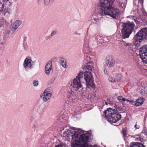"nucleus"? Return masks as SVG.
<instances>
[{
    "instance_id": "obj_1",
    "label": "nucleus",
    "mask_w": 147,
    "mask_h": 147,
    "mask_svg": "<svg viewBox=\"0 0 147 147\" xmlns=\"http://www.w3.org/2000/svg\"><path fill=\"white\" fill-rule=\"evenodd\" d=\"M115 0H103L95 5L91 19L96 23L99 22L102 16H107L114 19H117L120 14L119 9L112 7Z\"/></svg>"
},
{
    "instance_id": "obj_2",
    "label": "nucleus",
    "mask_w": 147,
    "mask_h": 147,
    "mask_svg": "<svg viewBox=\"0 0 147 147\" xmlns=\"http://www.w3.org/2000/svg\"><path fill=\"white\" fill-rule=\"evenodd\" d=\"M84 76V78L86 84L91 86L93 82V77L90 72L86 71L83 72L80 71L76 78L71 80L69 83L70 88L77 93H81L83 89V86L80 80Z\"/></svg>"
},
{
    "instance_id": "obj_3",
    "label": "nucleus",
    "mask_w": 147,
    "mask_h": 147,
    "mask_svg": "<svg viewBox=\"0 0 147 147\" xmlns=\"http://www.w3.org/2000/svg\"><path fill=\"white\" fill-rule=\"evenodd\" d=\"M71 129L75 130L74 133L72 135L71 141L72 147H98L96 146H91L89 145L88 143L89 138L88 134H82L79 137V134L82 132V130L74 127H72Z\"/></svg>"
},
{
    "instance_id": "obj_4",
    "label": "nucleus",
    "mask_w": 147,
    "mask_h": 147,
    "mask_svg": "<svg viewBox=\"0 0 147 147\" xmlns=\"http://www.w3.org/2000/svg\"><path fill=\"white\" fill-rule=\"evenodd\" d=\"M105 117L111 123H116L121 118V115L115 109L109 108L104 112Z\"/></svg>"
},
{
    "instance_id": "obj_5",
    "label": "nucleus",
    "mask_w": 147,
    "mask_h": 147,
    "mask_svg": "<svg viewBox=\"0 0 147 147\" xmlns=\"http://www.w3.org/2000/svg\"><path fill=\"white\" fill-rule=\"evenodd\" d=\"M134 23L130 22L123 23L122 26L121 32L120 33L121 38H128L134 30Z\"/></svg>"
},
{
    "instance_id": "obj_6",
    "label": "nucleus",
    "mask_w": 147,
    "mask_h": 147,
    "mask_svg": "<svg viewBox=\"0 0 147 147\" xmlns=\"http://www.w3.org/2000/svg\"><path fill=\"white\" fill-rule=\"evenodd\" d=\"M78 99L76 94L74 91L69 92L67 97L65 101V105L67 107L71 108L74 106Z\"/></svg>"
},
{
    "instance_id": "obj_7",
    "label": "nucleus",
    "mask_w": 147,
    "mask_h": 147,
    "mask_svg": "<svg viewBox=\"0 0 147 147\" xmlns=\"http://www.w3.org/2000/svg\"><path fill=\"white\" fill-rule=\"evenodd\" d=\"M13 0H3V3L0 1V11L3 13H9L11 9V6Z\"/></svg>"
},
{
    "instance_id": "obj_8",
    "label": "nucleus",
    "mask_w": 147,
    "mask_h": 147,
    "mask_svg": "<svg viewBox=\"0 0 147 147\" xmlns=\"http://www.w3.org/2000/svg\"><path fill=\"white\" fill-rule=\"evenodd\" d=\"M144 38L147 39V28H142L135 35L134 40L136 42H142Z\"/></svg>"
},
{
    "instance_id": "obj_9",
    "label": "nucleus",
    "mask_w": 147,
    "mask_h": 147,
    "mask_svg": "<svg viewBox=\"0 0 147 147\" xmlns=\"http://www.w3.org/2000/svg\"><path fill=\"white\" fill-rule=\"evenodd\" d=\"M52 91L51 88H47L43 93L41 94L40 97L44 101L46 102L50 99L52 95Z\"/></svg>"
},
{
    "instance_id": "obj_10",
    "label": "nucleus",
    "mask_w": 147,
    "mask_h": 147,
    "mask_svg": "<svg viewBox=\"0 0 147 147\" xmlns=\"http://www.w3.org/2000/svg\"><path fill=\"white\" fill-rule=\"evenodd\" d=\"M35 65V62L31 59L26 58L25 59L23 66L26 70H28L33 68Z\"/></svg>"
},
{
    "instance_id": "obj_11",
    "label": "nucleus",
    "mask_w": 147,
    "mask_h": 147,
    "mask_svg": "<svg viewBox=\"0 0 147 147\" xmlns=\"http://www.w3.org/2000/svg\"><path fill=\"white\" fill-rule=\"evenodd\" d=\"M52 72V61L50 60L46 64L45 67V72L46 75H49Z\"/></svg>"
},
{
    "instance_id": "obj_12",
    "label": "nucleus",
    "mask_w": 147,
    "mask_h": 147,
    "mask_svg": "<svg viewBox=\"0 0 147 147\" xmlns=\"http://www.w3.org/2000/svg\"><path fill=\"white\" fill-rule=\"evenodd\" d=\"M139 55L143 62L147 63V51L140 48L139 51Z\"/></svg>"
},
{
    "instance_id": "obj_13",
    "label": "nucleus",
    "mask_w": 147,
    "mask_h": 147,
    "mask_svg": "<svg viewBox=\"0 0 147 147\" xmlns=\"http://www.w3.org/2000/svg\"><path fill=\"white\" fill-rule=\"evenodd\" d=\"M22 24V21L20 20H16L11 24L10 29L13 31H15Z\"/></svg>"
},
{
    "instance_id": "obj_14",
    "label": "nucleus",
    "mask_w": 147,
    "mask_h": 147,
    "mask_svg": "<svg viewBox=\"0 0 147 147\" xmlns=\"http://www.w3.org/2000/svg\"><path fill=\"white\" fill-rule=\"evenodd\" d=\"M105 63L108 67H112L115 64V61L111 57L108 56L106 58Z\"/></svg>"
},
{
    "instance_id": "obj_15",
    "label": "nucleus",
    "mask_w": 147,
    "mask_h": 147,
    "mask_svg": "<svg viewBox=\"0 0 147 147\" xmlns=\"http://www.w3.org/2000/svg\"><path fill=\"white\" fill-rule=\"evenodd\" d=\"M117 1L119 7L121 9H124L126 7L127 0H118Z\"/></svg>"
},
{
    "instance_id": "obj_16",
    "label": "nucleus",
    "mask_w": 147,
    "mask_h": 147,
    "mask_svg": "<svg viewBox=\"0 0 147 147\" xmlns=\"http://www.w3.org/2000/svg\"><path fill=\"white\" fill-rule=\"evenodd\" d=\"M85 59L87 61V63H92L94 61L93 57L92 56L87 55H85Z\"/></svg>"
},
{
    "instance_id": "obj_17",
    "label": "nucleus",
    "mask_w": 147,
    "mask_h": 147,
    "mask_svg": "<svg viewBox=\"0 0 147 147\" xmlns=\"http://www.w3.org/2000/svg\"><path fill=\"white\" fill-rule=\"evenodd\" d=\"M144 100V98H139L136 100V102L134 104V105L138 107L142 104Z\"/></svg>"
},
{
    "instance_id": "obj_18",
    "label": "nucleus",
    "mask_w": 147,
    "mask_h": 147,
    "mask_svg": "<svg viewBox=\"0 0 147 147\" xmlns=\"http://www.w3.org/2000/svg\"><path fill=\"white\" fill-rule=\"evenodd\" d=\"M96 40L100 43L103 42L102 37L99 35H97L95 36Z\"/></svg>"
},
{
    "instance_id": "obj_19",
    "label": "nucleus",
    "mask_w": 147,
    "mask_h": 147,
    "mask_svg": "<svg viewBox=\"0 0 147 147\" xmlns=\"http://www.w3.org/2000/svg\"><path fill=\"white\" fill-rule=\"evenodd\" d=\"M86 68L91 73L94 70V67L92 64L91 65H86Z\"/></svg>"
},
{
    "instance_id": "obj_20",
    "label": "nucleus",
    "mask_w": 147,
    "mask_h": 147,
    "mask_svg": "<svg viewBox=\"0 0 147 147\" xmlns=\"http://www.w3.org/2000/svg\"><path fill=\"white\" fill-rule=\"evenodd\" d=\"M138 143L136 142H132L130 144V147H145V146L142 144H140L139 146L136 145V144Z\"/></svg>"
},
{
    "instance_id": "obj_21",
    "label": "nucleus",
    "mask_w": 147,
    "mask_h": 147,
    "mask_svg": "<svg viewBox=\"0 0 147 147\" xmlns=\"http://www.w3.org/2000/svg\"><path fill=\"white\" fill-rule=\"evenodd\" d=\"M140 93L142 95L147 97V89H142L140 90Z\"/></svg>"
},
{
    "instance_id": "obj_22",
    "label": "nucleus",
    "mask_w": 147,
    "mask_h": 147,
    "mask_svg": "<svg viewBox=\"0 0 147 147\" xmlns=\"http://www.w3.org/2000/svg\"><path fill=\"white\" fill-rule=\"evenodd\" d=\"M122 76L121 75L119 74H117L116 76V78L117 81L118 82L120 81L121 79Z\"/></svg>"
},
{
    "instance_id": "obj_23",
    "label": "nucleus",
    "mask_w": 147,
    "mask_h": 147,
    "mask_svg": "<svg viewBox=\"0 0 147 147\" xmlns=\"http://www.w3.org/2000/svg\"><path fill=\"white\" fill-rule=\"evenodd\" d=\"M118 99L120 102H122L126 101V100L125 98L121 96H118Z\"/></svg>"
},
{
    "instance_id": "obj_24",
    "label": "nucleus",
    "mask_w": 147,
    "mask_h": 147,
    "mask_svg": "<svg viewBox=\"0 0 147 147\" xmlns=\"http://www.w3.org/2000/svg\"><path fill=\"white\" fill-rule=\"evenodd\" d=\"M109 80L110 82H114L115 81V78L112 76H109Z\"/></svg>"
},
{
    "instance_id": "obj_25",
    "label": "nucleus",
    "mask_w": 147,
    "mask_h": 147,
    "mask_svg": "<svg viewBox=\"0 0 147 147\" xmlns=\"http://www.w3.org/2000/svg\"><path fill=\"white\" fill-rule=\"evenodd\" d=\"M141 86L143 88L147 87V83L145 81H143L141 83Z\"/></svg>"
},
{
    "instance_id": "obj_26",
    "label": "nucleus",
    "mask_w": 147,
    "mask_h": 147,
    "mask_svg": "<svg viewBox=\"0 0 147 147\" xmlns=\"http://www.w3.org/2000/svg\"><path fill=\"white\" fill-rule=\"evenodd\" d=\"M127 131L125 129H123L122 130V132L123 137H125L127 135Z\"/></svg>"
},
{
    "instance_id": "obj_27",
    "label": "nucleus",
    "mask_w": 147,
    "mask_h": 147,
    "mask_svg": "<svg viewBox=\"0 0 147 147\" xmlns=\"http://www.w3.org/2000/svg\"><path fill=\"white\" fill-rule=\"evenodd\" d=\"M61 65L63 67L66 68L67 67L66 61L63 60V61L61 62Z\"/></svg>"
},
{
    "instance_id": "obj_28",
    "label": "nucleus",
    "mask_w": 147,
    "mask_h": 147,
    "mask_svg": "<svg viewBox=\"0 0 147 147\" xmlns=\"http://www.w3.org/2000/svg\"><path fill=\"white\" fill-rule=\"evenodd\" d=\"M33 84L34 86H37L38 85V81L37 80H34L33 82Z\"/></svg>"
},
{
    "instance_id": "obj_29",
    "label": "nucleus",
    "mask_w": 147,
    "mask_h": 147,
    "mask_svg": "<svg viewBox=\"0 0 147 147\" xmlns=\"http://www.w3.org/2000/svg\"><path fill=\"white\" fill-rule=\"evenodd\" d=\"M50 0H44V3L46 5H48L49 3Z\"/></svg>"
},
{
    "instance_id": "obj_30",
    "label": "nucleus",
    "mask_w": 147,
    "mask_h": 147,
    "mask_svg": "<svg viewBox=\"0 0 147 147\" xmlns=\"http://www.w3.org/2000/svg\"><path fill=\"white\" fill-rule=\"evenodd\" d=\"M140 48L147 51V45L144 46Z\"/></svg>"
},
{
    "instance_id": "obj_31",
    "label": "nucleus",
    "mask_w": 147,
    "mask_h": 147,
    "mask_svg": "<svg viewBox=\"0 0 147 147\" xmlns=\"http://www.w3.org/2000/svg\"><path fill=\"white\" fill-rule=\"evenodd\" d=\"M56 31H53L51 34V37L55 35L56 34Z\"/></svg>"
},
{
    "instance_id": "obj_32",
    "label": "nucleus",
    "mask_w": 147,
    "mask_h": 147,
    "mask_svg": "<svg viewBox=\"0 0 147 147\" xmlns=\"http://www.w3.org/2000/svg\"><path fill=\"white\" fill-rule=\"evenodd\" d=\"M143 0H138L139 3H140L142 6L143 5Z\"/></svg>"
},
{
    "instance_id": "obj_33",
    "label": "nucleus",
    "mask_w": 147,
    "mask_h": 147,
    "mask_svg": "<svg viewBox=\"0 0 147 147\" xmlns=\"http://www.w3.org/2000/svg\"><path fill=\"white\" fill-rule=\"evenodd\" d=\"M126 101L127 102H129L131 103H134V101L132 100H128L126 99Z\"/></svg>"
},
{
    "instance_id": "obj_34",
    "label": "nucleus",
    "mask_w": 147,
    "mask_h": 147,
    "mask_svg": "<svg viewBox=\"0 0 147 147\" xmlns=\"http://www.w3.org/2000/svg\"><path fill=\"white\" fill-rule=\"evenodd\" d=\"M51 36H48L46 37V39L47 40H48L51 38Z\"/></svg>"
},
{
    "instance_id": "obj_35",
    "label": "nucleus",
    "mask_w": 147,
    "mask_h": 147,
    "mask_svg": "<svg viewBox=\"0 0 147 147\" xmlns=\"http://www.w3.org/2000/svg\"><path fill=\"white\" fill-rule=\"evenodd\" d=\"M24 49L25 50L27 51L28 50V46L27 45L24 46Z\"/></svg>"
},
{
    "instance_id": "obj_36",
    "label": "nucleus",
    "mask_w": 147,
    "mask_h": 147,
    "mask_svg": "<svg viewBox=\"0 0 147 147\" xmlns=\"http://www.w3.org/2000/svg\"><path fill=\"white\" fill-rule=\"evenodd\" d=\"M55 147H63V146L61 145H58L55 146Z\"/></svg>"
},
{
    "instance_id": "obj_37",
    "label": "nucleus",
    "mask_w": 147,
    "mask_h": 147,
    "mask_svg": "<svg viewBox=\"0 0 147 147\" xmlns=\"http://www.w3.org/2000/svg\"><path fill=\"white\" fill-rule=\"evenodd\" d=\"M3 27V24L1 23L0 22V28Z\"/></svg>"
},
{
    "instance_id": "obj_38",
    "label": "nucleus",
    "mask_w": 147,
    "mask_h": 147,
    "mask_svg": "<svg viewBox=\"0 0 147 147\" xmlns=\"http://www.w3.org/2000/svg\"><path fill=\"white\" fill-rule=\"evenodd\" d=\"M104 72L105 74H106L107 73V71L106 69H105L104 70Z\"/></svg>"
},
{
    "instance_id": "obj_39",
    "label": "nucleus",
    "mask_w": 147,
    "mask_h": 147,
    "mask_svg": "<svg viewBox=\"0 0 147 147\" xmlns=\"http://www.w3.org/2000/svg\"><path fill=\"white\" fill-rule=\"evenodd\" d=\"M137 125V124H135V126H134V127L136 128V129H139V128H137V127H136Z\"/></svg>"
},
{
    "instance_id": "obj_40",
    "label": "nucleus",
    "mask_w": 147,
    "mask_h": 147,
    "mask_svg": "<svg viewBox=\"0 0 147 147\" xmlns=\"http://www.w3.org/2000/svg\"><path fill=\"white\" fill-rule=\"evenodd\" d=\"M24 40H25L26 38V36H24Z\"/></svg>"
},
{
    "instance_id": "obj_41",
    "label": "nucleus",
    "mask_w": 147,
    "mask_h": 147,
    "mask_svg": "<svg viewBox=\"0 0 147 147\" xmlns=\"http://www.w3.org/2000/svg\"><path fill=\"white\" fill-rule=\"evenodd\" d=\"M145 134L146 135V136H147V131H146L145 133Z\"/></svg>"
},
{
    "instance_id": "obj_42",
    "label": "nucleus",
    "mask_w": 147,
    "mask_h": 147,
    "mask_svg": "<svg viewBox=\"0 0 147 147\" xmlns=\"http://www.w3.org/2000/svg\"><path fill=\"white\" fill-rule=\"evenodd\" d=\"M105 102L106 105H107L108 104V103L107 102H106L105 101Z\"/></svg>"
},
{
    "instance_id": "obj_43",
    "label": "nucleus",
    "mask_w": 147,
    "mask_h": 147,
    "mask_svg": "<svg viewBox=\"0 0 147 147\" xmlns=\"http://www.w3.org/2000/svg\"><path fill=\"white\" fill-rule=\"evenodd\" d=\"M129 43H127V44H126V45H127V46H128V45H129Z\"/></svg>"
}]
</instances>
